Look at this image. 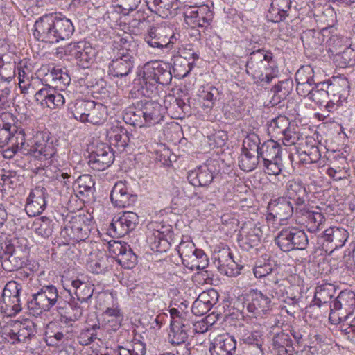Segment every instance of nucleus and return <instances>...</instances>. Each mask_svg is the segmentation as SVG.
Returning <instances> with one entry per match:
<instances>
[{
	"instance_id": "0e129e2a",
	"label": "nucleus",
	"mask_w": 355,
	"mask_h": 355,
	"mask_svg": "<svg viewBox=\"0 0 355 355\" xmlns=\"http://www.w3.org/2000/svg\"><path fill=\"white\" fill-rule=\"evenodd\" d=\"M297 83H304L314 81V71L310 65L302 66L295 73Z\"/></svg>"
},
{
	"instance_id": "72a5a7b5",
	"label": "nucleus",
	"mask_w": 355,
	"mask_h": 355,
	"mask_svg": "<svg viewBox=\"0 0 355 355\" xmlns=\"http://www.w3.org/2000/svg\"><path fill=\"white\" fill-rule=\"evenodd\" d=\"M71 285L76 289L78 300L81 303L87 302L92 297L94 290L93 284L76 278L71 281Z\"/></svg>"
},
{
	"instance_id": "412c9836",
	"label": "nucleus",
	"mask_w": 355,
	"mask_h": 355,
	"mask_svg": "<svg viewBox=\"0 0 355 355\" xmlns=\"http://www.w3.org/2000/svg\"><path fill=\"white\" fill-rule=\"evenodd\" d=\"M190 336L189 322L187 318L180 316V318H175V320H171V330L168 334V339L171 344L184 343Z\"/></svg>"
},
{
	"instance_id": "f3484780",
	"label": "nucleus",
	"mask_w": 355,
	"mask_h": 355,
	"mask_svg": "<svg viewBox=\"0 0 355 355\" xmlns=\"http://www.w3.org/2000/svg\"><path fill=\"white\" fill-rule=\"evenodd\" d=\"M67 49L71 55L76 58L78 64L83 68L89 67V63L96 55L95 49L89 43L85 41L70 44Z\"/></svg>"
},
{
	"instance_id": "a878e982",
	"label": "nucleus",
	"mask_w": 355,
	"mask_h": 355,
	"mask_svg": "<svg viewBox=\"0 0 355 355\" xmlns=\"http://www.w3.org/2000/svg\"><path fill=\"white\" fill-rule=\"evenodd\" d=\"M236 349V340L228 335L216 338L209 348L211 355H234Z\"/></svg>"
},
{
	"instance_id": "2f4dec72",
	"label": "nucleus",
	"mask_w": 355,
	"mask_h": 355,
	"mask_svg": "<svg viewBox=\"0 0 355 355\" xmlns=\"http://www.w3.org/2000/svg\"><path fill=\"white\" fill-rule=\"evenodd\" d=\"M70 77L62 68L48 66V73H46V82H51L54 87H64L70 82Z\"/></svg>"
},
{
	"instance_id": "864d4df0",
	"label": "nucleus",
	"mask_w": 355,
	"mask_h": 355,
	"mask_svg": "<svg viewBox=\"0 0 355 355\" xmlns=\"http://www.w3.org/2000/svg\"><path fill=\"white\" fill-rule=\"evenodd\" d=\"M304 46L310 49H316L322 42L320 33L315 30L304 31L301 36Z\"/></svg>"
},
{
	"instance_id": "0eeeda50",
	"label": "nucleus",
	"mask_w": 355,
	"mask_h": 355,
	"mask_svg": "<svg viewBox=\"0 0 355 355\" xmlns=\"http://www.w3.org/2000/svg\"><path fill=\"white\" fill-rule=\"evenodd\" d=\"M22 286L15 281L8 282L4 286L0 301L1 308L9 316L21 311L20 295Z\"/></svg>"
},
{
	"instance_id": "ddd939ff",
	"label": "nucleus",
	"mask_w": 355,
	"mask_h": 355,
	"mask_svg": "<svg viewBox=\"0 0 355 355\" xmlns=\"http://www.w3.org/2000/svg\"><path fill=\"white\" fill-rule=\"evenodd\" d=\"M114 155L107 144H97L89 155L88 164L93 169L98 171L107 168L114 162Z\"/></svg>"
},
{
	"instance_id": "ea45409f",
	"label": "nucleus",
	"mask_w": 355,
	"mask_h": 355,
	"mask_svg": "<svg viewBox=\"0 0 355 355\" xmlns=\"http://www.w3.org/2000/svg\"><path fill=\"white\" fill-rule=\"evenodd\" d=\"M187 268L191 270H203L209 264V259L207 254L202 250L193 253L189 259L182 263Z\"/></svg>"
},
{
	"instance_id": "473e14b6",
	"label": "nucleus",
	"mask_w": 355,
	"mask_h": 355,
	"mask_svg": "<svg viewBox=\"0 0 355 355\" xmlns=\"http://www.w3.org/2000/svg\"><path fill=\"white\" fill-rule=\"evenodd\" d=\"M272 345L280 355L291 354L294 351L289 335L282 331L274 335Z\"/></svg>"
},
{
	"instance_id": "1a4fd4ad",
	"label": "nucleus",
	"mask_w": 355,
	"mask_h": 355,
	"mask_svg": "<svg viewBox=\"0 0 355 355\" xmlns=\"http://www.w3.org/2000/svg\"><path fill=\"white\" fill-rule=\"evenodd\" d=\"M245 304L252 316L262 318L271 309V299L257 289H251L246 294Z\"/></svg>"
},
{
	"instance_id": "338daca9",
	"label": "nucleus",
	"mask_w": 355,
	"mask_h": 355,
	"mask_svg": "<svg viewBox=\"0 0 355 355\" xmlns=\"http://www.w3.org/2000/svg\"><path fill=\"white\" fill-rule=\"evenodd\" d=\"M267 293L272 298L283 299L287 294L286 286L278 280L273 282L272 285L266 289Z\"/></svg>"
},
{
	"instance_id": "2eb2a0df",
	"label": "nucleus",
	"mask_w": 355,
	"mask_h": 355,
	"mask_svg": "<svg viewBox=\"0 0 355 355\" xmlns=\"http://www.w3.org/2000/svg\"><path fill=\"white\" fill-rule=\"evenodd\" d=\"M90 228L85 224L80 216L74 217L67 223L62 230L61 234L64 237H67L68 242H80L85 241L89 234Z\"/></svg>"
},
{
	"instance_id": "c85d7f7f",
	"label": "nucleus",
	"mask_w": 355,
	"mask_h": 355,
	"mask_svg": "<svg viewBox=\"0 0 355 355\" xmlns=\"http://www.w3.org/2000/svg\"><path fill=\"white\" fill-rule=\"evenodd\" d=\"M286 197L293 200L296 205L302 206L306 200V190L301 181L292 179L286 185Z\"/></svg>"
},
{
	"instance_id": "79ce46f5",
	"label": "nucleus",
	"mask_w": 355,
	"mask_h": 355,
	"mask_svg": "<svg viewBox=\"0 0 355 355\" xmlns=\"http://www.w3.org/2000/svg\"><path fill=\"white\" fill-rule=\"evenodd\" d=\"M261 230L259 227L250 228L247 232H243L239 240L240 246L245 250L257 246L260 241Z\"/></svg>"
},
{
	"instance_id": "5fc2aeb1",
	"label": "nucleus",
	"mask_w": 355,
	"mask_h": 355,
	"mask_svg": "<svg viewBox=\"0 0 355 355\" xmlns=\"http://www.w3.org/2000/svg\"><path fill=\"white\" fill-rule=\"evenodd\" d=\"M259 137L255 133H250L243 141L242 152L253 153L258 155L261 147Z\"/></svg>"
},
{
	"instance_id": "8fccbe9b",
	"label": "nucleus",
	"mask_w": 355,
	"mask_h": 355,
	"mask_svg": "<svg viewBox=\"0 0 355 355\" xmlns=\"http://www.w3.org/2000/svg\"><path fill=\"white\" fill-rule=\"evenodd\" d=\"M304 217L308 230L311 232H315L321 228L325 218L322 214L317 211H307Z\"/></svg>"
},
{
	"instance_id": "cd10ccee",
	"label": "nucleus",
	"mask_w": 355,
	"mask_h": 355,
	"mask_svg": "<svg viewBox=\"0 0 355 355\" xmlns=\"http://www.w3.org/2000/svg\"><path fill=\"white\" fill-rule=\"evenodd\" d=\"M114 252L116 254V261L125 269L133 268L137 263V257L129 246L116 242Z\"/></svg>"
},
{
	"instance_id": "de8ad7c7",
	"label": "nucleus",
	"mask_w": 355,
	"mask_h": 355,
	"mask_svg": "<svg viewBox=\"0 0 355 355\" xmlns=\"http://www.w3.org/2000/svg\"><path fill=\"white\" fill-rule=\"evenodd\" d=\"M293 89V80L291 79H286L284 80L279 81L271 88V92L273 94V100L275 98L278 101L280 99H284L290 94Z\"/></svg>"
},
{
	"instance_id": "f257e3e1",
	"label": "nucleus",
	"mask_w": 355,
	"mask_h": 355,
	"mask_svg": "<svg viewBox=\"0 0 355 355\" xmlns=\"http://www.w3.org/2000/svg\"><path fill=\"white\" fill-rule=\"evenodd\" d=\"M60 13L51 12L46 14V44H49V59L54 57L62 59L64 55V49L58 46L60 40L69 38L74 31L72 22L67 18L62 17Z\"/></svg>"
},
{
	"instance_id": "4d7b16f0",
	"label": "nucleus",
	"mask_w": 355,
	"mask_h": 355,
	"mask_svg": "<svg viewBox=\"0 0 355 355\" xmlns=\"http://www.w3.org/2000/svg\"><path fill=\"white\" fill-rule=\"evenodd\" d=\"M263 334L260 330L244 332L241 335L243 342L249 345L256 346L261 349L263 344Z\"/></svg>"
},
{
	"instance_id": "4c0bfd02",
	"label": "nucleus",
	"mask_w": 355,
	"mask_h": 355,
	"mask_svg": "<svg viewBox=\"0 0 355 355\" xmlns=\"http://www.w3.org/2000/svg\"><path fill=\"white\" fill-rule=\"evenodd\" d=\"M60 166V164L55 154L51 153V157L46 159V177L56 180H59L60 177L64 180L68 179L70 175L67 173L62 172Z\"/></svg>"
},
{
	"instance_id": "13d9d810",
	"label": "nucleus",
	"mask_w": 355,
	"mask_h": 355,
	"mask_svg": "<svg viewBox=\"0 0 355 355\" xmlns=\"http://www.w3.org/2000/svg\"><path fill=\"white\" fill-rule=\"evenodd\" d=\"M64 103L63 96L58 92L51 93V86L46 83V105L50 109H55L62 106Z\"/></svg>"
},
{
	"instance_id": "58836bf2",
	"label": "nucleus",
	"mask_w": 355,
	"mask_h": 355,
	"mask_svg": "<svg viewBox=\"0 0 355 355\" xmlns=\"http://www.w3.org/2000/svg\"><path fill=\"white\" fill-rule=\"evenodd\" d=\"M333 61L340 68H347L355 65V51L350 47H345L333 55Z\"/></svg>"
},
{
	"instance_id": "f03ea898",
	"label": "nucleus",
	"mask_w": 355,
	"mask_h": 355,
	"mask_svg": "<svg viewBox=\"0 0 355 355\" xmlns=\"http://www.w3.org/2000/svg\"><path fill=\"white\" fill-rule=\"evenodd\" d=\"M245 67L246 73L252 78L256 84L262 87L270 84L279 73L272 53L264 49L251 52Z\"/></svg>"
},
{
	"instance_id": "4468645a",
	"label": "nucleus",
	"mask_w": 355,
	"mask_h": 355,
	"mask_svg": "<svg viewBox=\"0 0 355 355\" xmlns=\"http://www.w3.org/2000/svg\"><path fill=\"white\" fill-rule=\"evenodd\" d=\"M16 67L21 93H26L31 87L35 89L37 85L42 84V79L34 76V67L29 60H21Z\"/></svg>"
},
{
	"instance_id": "052dcab7",
	"label": "nucleus",
	"mask_w": 355,
	"mask_h": 355,
	"mask_svg": "<svg viewBox=\"0 0 355 355\" xmlns=\"http://www.w3.org/2000/svg\"><path fill=\"white\" fill-rule=\"evenodd\" d=\"M290 125L289 119L286 116L279 115L270 121L268 131L273 134H282Z\"/></svg>"
},
{
	"instance_id": "e433bc0d",
	"label": "nucleus",
	"mask_w": 355,
	"mask_h": 355,
	"mask_svg": "<svg viewBox=\"0 0 355 355\" xmlns=\"http://www.w3.org/2000/svg\"><path fill=\"white\" fill-rule=\"evenodd\" d=\"M110 142L118 147L124 148L130 141L128 130L122 126H113L107 132Z\"/></svg>"
},
{
	"instance_id": "6e6d98bb",
	"label": "nucleus",
	"mask_w": 355,
	"mask_h": 355,
	"mask_svg": "<svg viewBox=\"0 0 355 355\" xmlns=\"http://www.w3.org/2000/svg\"><path fill=\"white\" fill-rule=\"evenodd\" d=\"M76 184V191L80 195L92 193L94 190V182L90 175L85 174L80 176Z\"/></svg>"
},
{
	"instance_id": "bf43d9fd",
	"label": "nucleus",
	"mask_w": 355,
	"mask_h": 355,
	"mask_svg": "<svg viewBox=\"0 0 355 355\" xmlns=\"http://www.w3.org/2000/svg\"><path fill=\"white\" fill-rule=\"evenodd\" d=\"M326 87L327 83L325 81L315 84V89L312 92L310 99L317 104L322 105L330 97V94L327 92L328 89Z\"/></svg>"
},
{
	"instance_id": "a211bd4d",
	"label": "nucleus",
	"mask_w": 355,
	"mask_h": 355,
	"mask_svg": "<svg viewBox=\"0 0 355 355\" xmlns=\"http://www.w3.org/2000/svg\"><path fill=\"white\" fill-rule=\"evenodd\" d=\"M148 9L162 18L173 17L178 14V0H145Z\"/></svg>"
},
{
	"instance_id": "c9c22d12",
	"label": "nucleus",
	"mask_w": 355,
	"mask_h": 355,
	"mask_svg": "<svg viewBox=\"0 0 355 355\" xmlns=\"http://www.w3.org/2000/svg\"><path fill=\"white\" fill-rule=\"evenodd\" d=\"M114 258L106 254H102L96 259H92L87 262L88 270L94 274H105L112 268V263Z\"/></svg>"
},
{
	"instance_id": "7ed1b4c3",
	"label": "nucleus",
	"mask_w": 355,
	"mask_h": 355,
	"mask_svg": "<svg viewBox=\"0 0 355 355\" xmlns=\"http://www.w3.org/2000/svg\"><path fill=\"white\" fill-rule=\"evenodd\" d=\"M138 78L141 94L152 98L157 94V84L168 85L172 80L170 67L159 61L149 62L143 67Z\"/></svg>"
},
{
	"instance_id": "5701e85b",
	"label": "nucleus",
	"mask_w": 355,
	"mask_h": 355,
	"mask_svg": "<svg viewBox=\"0 0 355 355\" xmlns=\"http://www.w3.org/2000/svg\"><path fill=\"white\" fill-rule=\"evenodd\" d=\"M327 83V92L333 101L336 103H341L346 101L349 95V82L346 78H337L333 81H325Z\"/></svg>"
},
{
	"instance_id": "a18cd8bd",
	"label": "nucleus",
	"mask_w": 355,
	"mask_h": 355,
	"mask_svg": "<svg viewBox=\"0 0 355 355\" xmlns=\"http://www.w3.org/2000/svg\"><path fill=\"white\" fill-rule=\"evenodd\" d=\"M28 309L31 314L40 316L44 311V294L43 288L32 295V299L28 302Z\"/></svg>"
},
{
	"instance_id": "4be33fe9",
	"label": "nucleus",
	"mask_w": 355,
	"mask_h": 355,
	"mask_svg": "<svg viewBox=\"0 0 355 355\" xmlns=\"http://www.w3.org/2000/svg\"><path fill=\"white\" fill-rule=\"evenodd\" d=\"M172 237L171 227H162L161 230H154L148 240L151 249L158 252H165L171 248L170 239Z\"/></svg>"
},
{
	"instance_id": "680f3d73",
	"label": "nucleus",
	"mask_w": 355,
	"mask_h": 355,
	"mask_svg": "<svg viewBox=\"0 0 355 355\" xmlns=\"http://www.w3.org/2000/svg\"><path fill=\"white\" fill-rule=\"evenodd\" d=\"M83 314L80 306L77 303H71L69 304V310L65 312L64 315L60 314V320L66 324H69L71 322L78 320Z\"/></svg>"
},
{
	"instance_id": "9b49d317",
	"label": "nucleus",
	"mask_w": 355,
	"mask_h": 355,
	"mask_svg": "<svg viewBox=\"0 0 355 355\" xmlns=\"http://www.w3.org/2000/svg\"><path fill=\"white\" fill-rule=\"evenodd\" d=\"M144 40L153 48L171 49L176 37L169 27H151Z\"/></svg>"
},
{
	"instance_id": "9d476101",
	"label": "nucleus",
	"mask_w": 355,
	"mask_h": 355,
	"mask_svg": "<svg viewBox=\"0 0 355 355\" xmlns=\"http://www.w3.org/2000/svg\"><path fill=\"white\" fill-rule=\"evenodd\" d=\"M32 322L11 320L1 329V336L12 344L25 342L32 334Z\"/></svg>"
},
{
	"instance_id": "20e7f679",
	"label": "nucleus",
	"mask_w": 355,
	"mask_h": 355,
	"mask_svg": "<svg viewBox=\"0 0 355 355\" xmlns=\"http://www.w3.org/2000/svg\"><path fill=\"white\" fill-rule=\"evenodd\" d=\"M121 43L116 57L108 66V74L116 78L126 77L130 73L137 55V45L133 41H127L122 38Z\"/></svg>"
},
{
	"instance_id": "a19ab883",
	"label": "nucleus",
	"mask_w": 355,
	"mask_h": 355,
	"mask_svg": "<svg viewBox=\"0 0 355 355\" xmlns=\"http://www.w3.org/2000/svg\"><path fill=\"white\" fill-rule=\"evenodd\" d=\"M164 103L165 109L171 112H181L179 114L182 113L184 115L191 112L190 105L184 99L176 98L173 95L166 96Z\"/></svg>"
},
{
	"instance_id": "f8f14e48",
	"label": "nucleus",
	"mask_w": 355,
	"mask_h": 355,
	"mask_svg": "<svg viewBox=\"0 0 355 355\" xmlns=\"http://www.w3.org/2000/svg\"><path fill=\"white\" fill-rule=\"evenodd\" d=\"M219 172L216 162L209 161L197 167L188 173L187 179L195 187H207L209 185Z\"/></svg>"
},
{
	"instance_id": "6e6552de",
	"label": "nucleus",
	"mask_w": 355,
	"mask_h": 355,
	"mask_svg": "<svg viewBox=\"0 0 355 355\" xmlns=\"http://www.w3.org/2000/svg\"><path fill=\"white\" fill-rule=\"evenodd\" d=\"M329 320L333 321L334 311H340L338 320H350L355 309V293L352 291H342L330 305Z\"/></svg>"
},
{
	"instance_id": "aec40b11",
	"label": "nucleus",
	"mask_w": 355,
	"mask_h": 355,
	"mask_svg": "<svg viewBox=\"0 0 355 355\" xmlns=\"http://www.w3.org/2000/svg\"><path fill=\"white\" fill-rule=\"evenodd\" d=\"M110 200L115 207H126L133 205L137 196L131 194L123 182H116L110 193Z\"/></svg>"
},
{
	"instance_id": "c756f323",
	"label": "nucleus",
	"mask_w": 355,
	"mask_h": 355,
	"mask_svg": "<svg viewBox=\"0 0 355 355\" xmlns=\"http://www.w3.org/2000/svg\"><path fill=\"white\" fill-rule=\"evenodd\" d=\"M271 211L274 218L279 220H283L291 217L294 212L293 203L286 198H279L277 200L272 204Z\"/></svg>"
},
{
	"instance_id": "dca6fc26",
	"label": "nucleus",
	"mask_w": 355,
	"mask_h": 355,
	"mask_svg": "<svg viewBox=\"0 0 355 355\" xmlns=\"http://www.w3.org/2000/svg\"><path fill=\"white\" fill-rule=\"evenodd\" d=\"M137 103L138 107L143 113L142 116L146 125H154L163 120L164 109L158 102L144 99L138 101Z\"/></svg>"
},
{
	"instance_id": "b1692460",
	"label": "nucleus",
	"mask_w": 355,
	"mask_h": 355,
	"mask_svg": "<svg viewBox=\"0 0 355 355\" xmlns=\"http://www.w3.org/2000/svg\"><path fill=\"white\" fill-rule=\"evenodd\" d=\"M184 15L187 23H189L188 20H190V23L194 26L204 27L210 24L214 14L207 5H202L187 11Z\"/></svg>"
},
{
	"instance_id": "c03bdc74",
	"label": "nucleus",
	"mask_w": 355,
	"mask_h": 355,
	"mask_svg": "<svg viewBox=\"0 0 355 355\" xmlns=\"http://www.w3.org/2000/svg\"><path fill=\"white\" fill-rule=\"evenodd\" d=\"M335 288L331 284H324L318 286L315 288L314 301L318 306L327 303L333 297Z\"/></svg>"
},
{
	"instance_id": "393cba45",
	"label": "nucleus",
	"mask_w": 355,
	"mask_h": 355,
	"mask_svg": "<svg viewBox=\"0 0 355 355\" xmlns=\"http://www.w3.org/2000/svg\"><path fill=\"white\" fill-rule=\"evenodd\" d=\"M0 51V83H10L16 75V62L12 52Z\"/></svg>"
},
{
	"instance_id": "6ab92c4d",
	"label": "nucleus",
	"mask_w": 355,
	"mask_h": 355,
	"mask_svg": "<svg viewBox=\"0 0 355 355\" xmlns=\"http://www.w3.org/2000/svg\"><path fill=\"white\" fill-rule=\"evenodd\" d=\"M139 223L137 214L132 211H125L117 220L110 224V230L115 236L123 237L135 230Z\"/></svg>"
},
{
	"instance_id": "37998d69",
	"label": "nucleus",
	"mask_w": 355,
	"mask_h": 355,
	"mask_svg": "<svg viewBox=\"0 0 355 355\" xmlns=\"http://www.w3.org/2000/svg\"><path fill=\"white\" fill-rule=\"evenodd\" d=\"M46 299L48 304H46V312L53 310H56L60 313V310L62 309L61 304L62 299L58 295L57 288L53 285L46 286Z\"/></svg>"
},
{
	"instance_id": "39448f33",
	"label": "nucleus",
	"mask_w": 355,
	"mask_h": 355,
	"mask_svg": "<svg viewBox=\"0 0 355 355\" xmlns=\"http://www.w3.org/2000/svg\"><path fill=\"white\" fill-rule=\"evenodd\" d=\"M73 114L74 118L81 122L98 125L106 119V107L93 101H78L74 105Z\"/></svg>"
},
{
	"instance_id": "774afa93",
	"label": "nucleus",
	"mask_w": 355,
	"mask_h": 355,
	"mask_svg": "<svg viewBox=\"0 0 355 355\" xmlns=\"http://www.w3.org/2000/svg\"><path fill=\"white\" fill-rule=\"evenodd\" d=\"M1 262L6 270L12 271L20 268L22 266V261L15 254L1 256Z\"/></svg>"
},
{
	"instance_id": "3c124183",
	"label": "nucleus",
	"mask_w": 355,
	"mask_h": 355,
	"mask_svg": "<svg viewBox=\"0 0 355 355\" xmlns=\"http://www.w3.org/2000/svg\"><path fill=\"white\" fill-rule=\"evenodd\" d=\"M216 259L218 262V269L226 275H228L226 267L232 268V267L236 265L230 249H223L219 251Z\"/></svg>"
},
{
	"instance_id": "7c9ffc66",
	"label": "nucleus",
	"mask_w": 355,
	"mask_h": 355,
	"mask_svg": "<svg viewBox=\"0 0 355 355\" xmlns=\"http://www.w3.org/2000/svg\"><path fill=\"white\" fill-rule=\"evenodd\" d=\"M263 162H268L270 159H278L282 157V147L277 141L270 139L264 141L260 147L258 153Z\"/></svg>"
},
{
	"instance_id": "09e8293b",
	"label": "nucleus",
	"mask_w": 355,
	"mask_h": 355,
	"mask_svg": "<svg viewBox=\"0 0 355 355\" xmlns=\"http://www.w3.org/2000/svg\"><path fill=\"white\" fill-rule=\"evenodd\" d=\"M259 155L253 153L242 152L239 158V167L244 171L254 170L259 162Z\"/></svg>"
},
{
	"instance_id": "49530a36",
	"label": "nucleus",
	"mask_w": 355,
	"mask_h": 355,
	"mask_svg": "<svg viewBox=\"0 0 355 355\" xmlns=\"http://www.w3.org/2000/svg\"><path fill=\"white\" fill-rule=\"evenodd\" d=\"M143 113L138 107L137 101L133 104V106L129 107L123 115V119L125 123H129L133 126H139L142 128L145 126L144 120L142 116Z\"/></svg>"
},
{
	"instance_id": "e2e57ef3",
	"label": "nucleus",
	"mask_w": 355,
	"mask_h": 355,
	"mask_svg": "<svg viewBox=\"0 0 355 355\" xmlns=\"http://www.w3.org/2000/svg\"><path fill=\"white\" fill-rule=\"evenodd\" d=\"M99 328V324H95L90 328L82 330L78 336V343L81 345H88L91 344L96 338L95 331Z\"/></svg>"
},
{
	"instance_id": "603ef678",
	"label": "nucleus",
	"mask_w": 355,
	"mask_h": 355,
	"mask_svg": "<svg viewBox=\"0 0 355 355\" xmlns=\"http://www.w3.org/2000/svg\"><path fill=\"white\" fill-rule=\"evenodd\" d=\"M193 65V62H191L185 58L175 57L173 64V69L175 76L184 78L189 73Z\"/></svg>"
},
{
	"instance_id": "f704fd0d",
	"label": "nucleus",
	"mask_w": 355,
	"mask_h": 355,
	"mask_svg": "<svg viewBox=\"0 0 355 355\" xmlns=\"http://www.w3.org/2000/svg\"><path fill=\"white\" fill-rule=\"evenodd\" d=\"M323 238L327 242L334 243L336 248L345 245L348 238V233L344 228L330 227L324 232Z\"/></svg>"
},
{
	"instance_id": "bb28decb",
	"label": "nucleus",
	"mask_w": 355,
	"mask_h": 355,
	"mask_svg": "<svg viewBox=\"0 0 355 355\" xmlns=\"http://www.w3.org/2000/svg\"><path fill=\"white\" fill-rule=\"evenodd\" d=\"M25 210L29 216L40 214L44 207V191L43 187L37 186L30 193Z\"/></svg>"
},
{
	"instance_id": "69168bd1",
	"label": "nucleus",
	"mask_w": 355,
	"mask_h": 355,
	"mask_svg": "<svg viewBox=\"0 0 355 355\" xmlns=\"http://www.w3.org/2000/svg\"><path fill=\"white\" fill-rule=\"evenodd\" d=\"M200 249H197L192 241H182L178 246V252L180 257L182 259V263L184 260L187 259L193 253H196Z\"/></svg>"
},
{
	"instance_id": "423d86ee",
	"label": "nucleus",
	"mask_w": 355,
	"mask_h": 355,
	"mask_svg": "<svg viewBox=\"0 0 355 355\" xmlns=\"http://www.w3.org/2000/svg\"><path fill=\"white\" fill-rule=\"evenodd\" d=\"M275 243L284 252L293 250H304L308 243V237L303 231L295 227L282 230L275 238Z\"/></svg>"
}]
</instances>
